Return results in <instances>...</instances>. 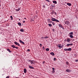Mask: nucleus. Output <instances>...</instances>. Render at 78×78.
Instances as JSON below:
<instances>
[{"label": "nucleus", "mask_w": 78, "mask_h": 78, "mask_svg": "<svg viewBox=\"0 0 78 78\" xmlns=\"http://www.w3.org/2000/svg\"><path fill=\"white\" fill-rule=\"evenodd\" d=\"M51 20L52 21H53L54 22H59V20L54 18H52L51 19Z\"/></svg>", "instance_id": "nucleus-1"}, {"label": "nucleus", "mask_w": 78, "mask_h": 78, "mask_svg": "<svg viewBox=\"0 0 78 78\" xmlns=\"http://www.w3.org/2000/svg\"><path fill=\"white\" fill-rule=\"evenodd\" d=\"M64 51H71L72 50V48H69L68 49L66 48L64 49Z\"/></svg>", "instance_id": "nucleus-2"}, {"label": "nucleus", "mask_w": 78, "mask_h": 78, "mask_svg": "<svg viewBox=\"0 0 78 78\" xmlns=\"http://www.w3.org/2000/svg\"><path fill=\"white\" fill-rule=\"evenodd\" d=\"M30 63L32 65H33V64L34 65V64H35V62L34 60H32L30 62Z\"/></svg>", "instance_id": "nucleus-3"}, {"label": "nucleus", "mask_w": 78, "mask_h": 78, "mask_svg": "<svg viewBox=\"0 0 78 78\" xmlns=\"http://www.w3.org/2000/svg\"><path fill=\"white\" fill-rule=\"evenodd\" d=\"M65 23L66 24V25H69V21H65Z\"/></svg>", "instance_id": "nucleus-4"}, {"label": "nucleus", "mask_w": 78, "mask_h": 78, "mask_svg": "<svg viewBox=\"0 0 78 78\" xmlns=\"http://www.w3.org/2000/svg\"><path fill=\"white\" fill-rule=\"evenodd\" d=\"M58 25H59V27H60V28H61L62 29H64V27H63V26H62V25H61V24H59Z\"/></svg>", "instance_id": "nucleus-5"}, {"label": "nucleus", "mask_w": 78, "mask_h": 78, "mask_svg": "<svg viewBox=\"0 0 78 78\" xmlns=\"http://www.w3.org/2000/svg\"><path fill=\"white\" fill-rule=\"evenodd\" d=\"M14 44L16 45H18V46H20V44H19V43H17L16 42H15Z\"/></svg>", "instance_id": "nucleus-6"}, {"label": "nucleus", "mask_w": 78, "mask_h": 78, "mask_svg": "<svg viewBox=\"0 0 78 78\" xmlns=\"http://www.w3.org/2000/svg\"><path fill=\"white\" fill-rule=\"evenodd\" d=\"M29 67L30 68V69H34V67H32V66H30L29 65Z\"/></svg>", "instance_id": "nucleus-7"}, {"label": "nucleus", "mask_w": 78, "mask_h": 78, "mask_svg": "<svg viewBox=\"0 0 78 78\" xmlns=\"http://www.w3.org/2000/svg\"><path fill=\"white\" fill-rule=\"evenodd\" d=\"M27 69L26 68L24 69V73H27Z\"/></svg>", "instance_id": "nucleus-8"}, {"label": "nucleus", "mask_w": 78, "mask_h": 78, "mask_svg": "<svg viewBox=\"0 0 78 78\" xmlns=\"http://www.w3.org/2000/svg\"><path fill=\"white\" fill-rule=\"evenodd\" d=\"M67 5H68V6H70L72 5V4H71V3H67Z\"/></svg>", "instance_id": "nucleus-9"}, {"label": "nucleus", "mask_w": 78, "mask_h": 78, "mask_svg": "<svg viewBox=\"0 0 78 78\" xmlns=\"http://www.w3.org/2000/svg\"><path fill=\"white\" fill-rule=\"evenodd\" d=\"M53 3H55V4H57V2L56 1H53Z\"/></svg>", "instance_id": "nucleus-10"}, {"label": "nucleus", "mask_w": 78, "mask_h": 78, "mask_svg": "<svg viewBox=\"0 0 78 78\" xmlns=\"http://www.w3.org/2000/svg\"><path fill=\"white\" fill-rule=\"evenodd\" d=\"M66 72H71V70L69 69H67L66 70Z\"/></svg>", "instance_id": "nucleus-11"}, {"label": "nucleus", "mask_w": 78, "mask_h": 78, "mask_svg": "<svg viewBox=\"0 0 78 78\" xmlns=\"http://www.w3.org/2000/svg\"><path fill=\"white\" fill-rule=\"evenodd\" d=\"M51 55L52 56H54L55 55V53L53 52H51L50 53Z\"/></svg>", "instance_id": "nucleus-12"}, {"label": "nucleus", "mask_w": 78, "mask_h": 78, "mask_svg": "<svg viewBox=\"0 0 78 78\" xmlns=\"http://www.w3.org/2000/svg\"><path fill=\"white\" fill-rule=\"evenodd\" d=\"M70 35H73V32H71L69 34Z\"/></svg>", "instance_id": "nucleus-13"}, {"label": "nucleus", "mask_w": 78, "mask_h": 78, "mask_svg": "<svg viewBox=\"0 0 78 78\" xmlns=\"http://www.w3.org/2000/svg\"><path fill=\"white\" fill-rule=\"evenodd\" d=\"M7 51H8L9 52V53H11V51H10V50H9V49H7Z\"/></svg>", "instance_id": "nucleus-14"}, {"label": "nucleus", "mask_w": 78, "mask_h": 78, "mask_svg": "<svg viewBox=\"0 0 78 78\" xmlns=\"http://www.w3.org/2000/svg\"><path fill=\"white\" fill-rule=\"evenodd\" d=\"M67 41L68 42H69L70 41V39H68Z\"/></svg>", "instance_id": "nucleus-15"}, {"label": "nucleus", "mask_w": 78, "mask_h": 78, "mask_svg": "<svg viewBox=\"0 0 78 78\" xmlns=\"http://www.w3.org/2000/svg\"><path fill=\"white\" fill-rule=\"evenodd\" d=\"M18 25H19V26H20H20H21V23H18Z\"/></svg>", "instance_id": "nucleus-16"}, {"label": "nucleus", "mask_w": 78, "mask_h": 78, "mask_svg": "<svg viewBox=\"0 0 78 78\" xmlns=\"http://www.w3.org/2000/svg\"><path fill=\"white\" fill-rule=\"evenodd\" d=\"M20 31H21V32H24V31L23 29H21L20 30Z\"/></svg>", "instance_id": "nucleus-17"}, {"label": "nucleus", "mask_w": 78, "mask_h": 78, "mask_svg": "<svg viewBox=\"0 0 78 78\" xmlns=\"http://www.w3.org/2000/svg\"><path fill=\"white\" fill-rule=\"evenodd\" d=\"M69 37H70V38H73V36L72 35H70Z\"/></svg>", "instance_id": "nucleus-18"}, {"label": "nucleus", "mask_w": 78, "mask_h": 78, "mask_svg": "<svg viewBox=\"0 0 78 78\" xmlns=\"http://www.w3.org/2000/svg\"><path fill=\"white\" fill-rule=\"evenodd\" d=\"M48 25L49 27H51L52 26V25L51 24H48Z\"/></svg>", "instance_id": "nucleus-19"}, {"label": "nucleus", "mask_w": 78, "mask_h": 78, "mask_svg": "<svg viewBox=\"0 0 78 78\" xmlns=\"http://www.w3.org/2000/svg\"><path fill=\"white\" fill-rule=\"evenodd\" d=\"M12 47L13 48H14L16 47V46H15L14 45H12Z\"/></svg>", "instance_id": "nucleus-20"}, {"label": "nucleus", "mask_w": 78, "mask_h": 78, "mask_svg": "<svg viewBox=\"0 0 78 78\" xmlns=\"http://www.w3.org/2000/svg\"><path fill=\"white\" fill-rule=\"evenodd\" d=\"M62 47H63V46H61V45H60L59 46H58V47L60 48H61Z\"/></svg>", "instance_id": "nucleus-21"}, {"label": "nucleus", "mask_w": 78, "mask_h": 78, "mask_svg": "<svg viewBox=\"0 0 78 78\" xmlns=\"http://www.w3.org/2000/svg\"><path fill=\"white\" fill-rule=\"evenodd\" d=\"M19 41L20 42V43H22L23 42V41H22L21 40H19Z\"/></svg>", "instance_id": "nucleus-22"}, {"label": "nucleus", "mask_w": 78, "mask_h": 78, "mask_svg": "<svg viewBox=\"0 0 78 78\" xmlns=\"http://www.w3.org/2000/svg\"><path fill=\"white\" fill-rule=\"evenodd\" d=\"M53 14H54V11H52L51 12V14H52V15H53Z\"/></svg>", "instance_id": "nucleus-23"}, {"label": "nucleus", "mask_w": 78, "mask_h": 78, "mask_svg": "<svg viewBox=\"0 0 78 78\" xmlns=\"http://www.w3.org/2000/svg\"><path fill=\"white\" fill-rule=\"evenodd\" d=\"M49 48H46V51H49Z\"/></svg>", "instance_id": "nucleus-24"}, {"label": "nucleus", "mask_w": 78, "mask_h": 78, "mask_svg": "<svg viewBox=\"0 0 78 78\" xmlns=\"http://www.w3.org/2000/svg\"><path fill=\"white\" fill-rule=\"evenodd\" d=\"M69 45H71V46H72V45H73V44L71 43L70 44H69Z\"/></svg>", "instance_id": "nucleus-25"}, {"label": "nucleus", "mask_w": 78, "mask_h": 78, "mask_svg": "<svg viewBox=\"0 0 78 78\" xmlns=\"http://www.w3.org/2000/svg\"><path fill=\"white\" fill-rule=\"evenodd\" d=\"M20 9L19 8L18 9H16V11H19Z\"/></svg>", "instance_id": "nucleus-26"}, {"label": "nucleus", "mask_w": 78, "mask_h": 78, "mask_svg": "<svg viewBox=\"0 0 78 78\" xmlns=\"http://www.w3.org/2000/svg\"><path fill=\"white\" fill-rule=\"evenodd\" d=\"M10 18H11V20H12L13 18L12 16H10Z\"/></svg>", "instance_id": "nucleus-27"}, {"label": "nucleus", "mask_w": 78, "mask_h": 78, "mask_svg": "<svg viewBox=\"0 0 78 78\" xmlns=\"http://www.w3.org/2000/svg\"><path fill=\"white\" fill-rule=\"evenodd\" d=\"M52 73H55V70H53L52 72Z\"/></svg>", "instance_id": "nucleus-28"}, {"label": "nucleus", "mask_w": 78, "mask_h": 78, "mask_svg": "<svg viewBox=\"0 0 78 78\" xmlns=\"http://www.w3.org/2000/svg\"><path fill=\"white\" fill-rule=\"evenodd\" d=\"M66 64H67V65H69V62L67 61L66 62Z\"/></svg>", "instance_id": "nucleus-29"}, {"label": "nucleus", "mask_w": 78, "mask_h": 78, "mask_svg": "<svg viewBox=\"0 0 78 78\" xmlns=\"http://www.w3.org/2000/svg\"><path fill=\"white\" fill-rule=\"evenodd\" d=\"M46 1H47V2H50V1L49 0H45Z\"/></svg>", "instance_id": "nucleus-30"}, {"label": "nucleus", "mask_w": 78, "mask_h": 78, "mask_svg": "<svg viewBox=\"0 0 78 78\" xmlns=\"http://www.w3.org/2000/svg\"><path fill=\"white\" fill-rule=\"evenodd\" d=\"M48 38V37L47 36H46L44 37V39H46Z\"/></svg>", "instance_id": "nucleus-31"}, {"label": "nucleus", "mask_w": 78, "mask_h": 78, "mask_svg": "<svg viewBox=\"0 0 78 78\" xmlns=\"http://www.w3.org/2000/svg\"><path fill=\"white\" fill-rule=\"evenodd\" d=\"M66 46H70V45L69 44H68L66 45Z\"/></svg>", "instance_id": "nucleus-32"}, {"label": "nucleus", "mask_w": 78, "mask_h": 78, "mask_svg": "<svg viewBox=\"0 0 78 78\" xmlns=\"http://www.w3.org/2000/svg\"><path fill=\"white\" fill-rule=\"evenodd\" d=\"M43 50H45V48H44V47H43Z\"/></svg>", "instance_id": "nucleus-33"}, {"label": "nucleus", "mask_w": 78, "mask_h": 78, "mask_svg": "<svg viewBox=\"0 0 78 78\" xmlns=\"http://www.w3.org/2000/svg\"><path fill=\"white\" fill-rule=\"evenodd\" d=\"M52 69L53 70H55V68H52Z\"/></svg>", "instance_id": "nucleus-34"}, {"label": "nucleus", "mask_w": 78, "mask_h": 78, "mask_svg": "<svg viewBox=\"0 0 78 78\" xmlns=\"http://www.w3.org/2000/svg\"><path fill=\"white\" fill-rule=\"evenodd\" d=\"M52 25H55V23H52Z\"/></svg>", "instance_id": "nucleus-35"}, {"label": "nucleus", "mask_w": 78, "mask_h": 78, "mask_svg": "<svg viewBox=\"0 0 78 78\" xmlns=\"http://www.w3.org/2000/svg\"><path fill=\"white\" fill-rule=\"evenodd\" d=\"M76 62H78V60L77 59L75 61Z\"/></svg>", "instance_id": "nucleus-36"}, {"label": "nucleus", "mask_w": 78, "mask_h": 78, "mask_svg": "<svg viewBox=\"0 0 78 78\" xmlns=\"http://www.w3.org/2000/svg\"><path fill=\"white\" fill-rule=\"evenodd\" d=\"M22 43L23 44H25V43L23 41V42Z\"/></svg>", "instance_id": "nucleus-37"}, {"label": "nucleus", "mask_w": 78, "mask_h": 78, "mask_svg": "<svg viewBox=\"0 0 78 78\" xmlns=\"http://www.w3.org/2000/svg\"><path fill=\"white\" fill-rule=\"evenodd\" d=\"M54 61H56V58H54Z\"/></svg>", "instance_id": "nucleus-38"}, {"label": "nucleus", "mask_w": 78, "mask_h": 78, "mask_svg": "<svg viewBox=\"0 0 78 78\" xmlns=\"http://www.w3.org/2000/svg\"><path fill=\"white\" fill-rule=\"evenodd\" d=\"M55 4H54V5H52V7H55Z\"/></svg>", "instance_id": "nucleus-39"}, {"label": "nucleus", "mask_w": 78, "mask_h": 78, "mask_svg": "<svg viewBox=\"0 0 78 78\" xmlns=\"http://www.w3.org/2000/svg\"><path fill=\"white\" fill-rule=\"evenodd\" d=\"M15 48H16V49H18V47H15Z\"/></svg>", "instance_id": "nucleus-40"}, {"label": "nucleus", "mask_w": 78, "mask_h": 78, "mask_svg": "<svg viewBox=\"0 0 78 78\" xmlns=\"http://www.w3.org/2000/svg\"><path fill=\"white\" fill-rule=\"evenodd\" d=\"M27 50V51H30V50L29 49H28Z\"/></svg>", "instance_id": "nucleus-41"}, {"label": "nucleus", "mask_w": 78, "mask_h": 78, "mask_svg": "<svg viewBox=\"0 0 78 78\" xmlns=\"http://www.w3.org/2000/svg\"><path fill=\"white\" fill-rule=\"evenodd\" d=\"M9 76H7L6 77V78H9Z\"/></svg>", "instance_id": "nucleus-42"}, {"label": "nucleus", "mask_w": 78, "mask_h": 78, "mask_svg": "<svg viewBox=\"0 0 78 78\" xmlns=\"http://www.w3.org/2000/svg\"><path fill=\"white\" fill-rule=\"evenodd\" d=\"M52 31H55V29H53L52 30Z\"/></svg>", "instance_id": "nucleus-43"}, {"label": "nucleus", "mask_w": 78, "mask_h": 78, "mask_svg": "<svg viewBox=\"0 0 78 78\" xmlns=\"http://www.w3.org/2000/svg\"><path fill=\"white\" fill-rule=\"evenodd\" d=\"M25 21H23V23H25Z\"/></svg>", "instance_id": "nucleus-44"}, {"label": "nucleus", "mask_w": 78, "mask_h": 78, "mask_svg": "<svg viewBox=\"0 0 78 78\" xmlns=\"http://www.w3.org/2000/svg\"><path fill=\"white\" fill-rule=\"evenodd\" d=\"M40 45L41 46H42V44H40Z\"/></svg>", "instance_id": "nucleus-45"}, {"label": "nucleus", "mask_w": 78, "mask_h": 78, "mask_svg": "<svg viewBox=\"0 0 78 78\" xmlns=\"http://www.w3.org/2000/svg\"><path fill=\"white\" fill-rule=\"evenodd\" d=\"M29 61V62H31V60H30Z\"/></svg>", "instance_id": "nucleus-46"}, {"label": "nucleus", "mask_w": 78, "mask_h": 78, "mask_svg": "<svg viewBox=\"0 0 78 78\" xmlns=\"http://www.w3.org/2000/svg\"><path fill=\"white\" fill-rule=\"evenodd\" d=\"M55 14H56V13L55 12Z\"/></svg>", "instance_id": "nucleus-47"}, {"label": "nucleus", "mask_w": 78, "mask_h": 78, "mask_svg": "<svg viewBox=\"0 0 78 78\" xmlns=\"http://www.w3.org/2000/svg\"><path fill=\"white\" fill-rule=\"evenodd\" d=\"M25 19H26V18H24Z\"/></svg>", "instance_id": "nucleus-48"}, {"label": "nucleus", "mask_w": 78, "mask_h": 78, "mask_svg": "<svg viewBox=\"0 0 78 78\" xmlns=\"http://www.w3.org/2000/svg\"><path fill=\"white\" fill-rule=\"evenodd\" d=\"M19 20H20V19H19Z\"/></svg>", "instance_id": "nucleus-49"}, {"label": "nucleus", "mask_w": 78, "mask_h": 78, "mask_svg": "<svg viewBox=\"0 0 78 78\" xmlns=\"http://www.w3.org/2000/svg\"><path fill=\"white\" fill-rule=\"evenodd\" d=\"M34 0V1H35L36 0Z\"/></svg>", "instance_id": "nucleus-50"}, {"label": "nucleus", "mask_w": 78, "mask_h": 78, "mask_svg": "<svg viewBox=\"0 0 78 78\" xmlns=\"http://www.w3.org/2000/svg\"><path fill=\"white\" fill-rule=\"evenodd\" d=\"M0 2H1V1H0Z\"/></svg>", "instance_id": "nucleus-51"}, {"label": "nucleus", "mask_w": 78, "mask_h": 78, "mask_svg": "<svg viewBox=\"0 0 78 78\" xmlns=\"http://www.w3.org/2000/svg\"><path fill=\"white\" fill-rule=\"evenodd\" d=\"M0 6H1V5H0Z\"/></svg>", "instance_id": "nucleus-52"}, {"label": "nucleus", "mask_w": 78, "mask_h": 78, "mask_svg": "<svg viewBox=\"0 0 78 78\" xmlns=\"http://www.w3.org/2000/svg\"><path fill=\"white\" fill-rule=\"evenodd\" d=\"M43 38H41V39H42Z\"/></svg>", "instance_id": "nucleus-53"}, {"label": "nucleus", "mask_w": 78, "mask_h": 78, "mask_svg": "<svg viewBox=\"0 0 78 78\" xmlns=\"http://www.w3.org/2000/svg\"><path fill=\"white\" fill-rule=\"evenodd\" d=\"M43 38H41V39H42Z\"/></svg>", "instance_id": "nucleus-54"}]
</instances>
